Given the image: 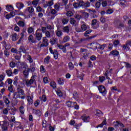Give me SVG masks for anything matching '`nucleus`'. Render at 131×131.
Returning <instances> with one entry per match:
<instances>
[{"label": "nucleus", "instance_id": "34", "mask_svg": "<svg viewBox=\"0 0 131 131\" xmlns=\"http://www.w3.org/2000/svg\"><path fill=\"white\" fill-rule=\"evenodd\" d=\"M72 101H68L66 102V105L68 106V107L72 108V107H74V105H72Z\"/></svg>", "mask_w": 131, "mask_h": 131}, {"label": "nucleus", "instance_id": "39", "mask_svg": "<svg viewBox=\"0 0 131 131\" xmlns=\"http://www.w3.org/2000/svg\"><path fill=\"white\" fill-rule=\"evenodd\" d=\"M73 98L75 99V100H78V98H79V96H78V94H77V92H74L73 93Z\"/></svg>", "mask_w": 131, "mask_h": 131}, {"label": "nucleus", "instance_id": "17", "mask_svg": "<svg viewBox=\"0 0 131 131\" xmlns=\"http://www.w3.org/2000/svg\"><path fill=\"white\" fill-rule=\"evenodd\" d=\"M43 43L46 46V47H48L49 46V40L47 39V37H44L42 38Z\"/></svg>", "mask_w": 131, "mask_h": 131}, {"label": "nucleus", "instance_id": "64", "mask_svg": "<svg viewBox=\"0 0 131 131\" xmlns=\"http://www.w3.org/2000/svg\"><path fill=\"white\" fill-rule=\"evenodd\" d=\"M105 78L104 76L99 77V81L100 82H103L105 80Z\"/></svg>", "mask_w": 131, "mask_h": 131}, {"label": "nucleus", "instance_id": "42", "mask_svg": "<svg viewBox=\"0 0 131 131\" xmlns=\"http://www.w3.org/2000/svg\"><path fill=\"white\" fill-rule=\"evenodd\" d=\"M82 15L83 17L85 18H88L90 17V13L86 12H82Z\"/></svg>", "mask_w": 131, "mask_h": 131}, {"label": "nucleus", "instance_id": "22", "mask_svg": "<svg viewBox=\"0 0 131 131\" xmlns=\"http://www.w3.org/2000/svg\"><path fill=\"white\" fill-rule=\"evenodd\" d=\"M128 46H129V45H128V41H127L126 42V43H125V45H122L121 47L124 50H127V49H128V50H129V47H128Z\"/></svg>", "mask_w": 131, "mask_h": 131}, {"label": "nucleus", "instance_id": "52", "mask_svg": "<svg viewBox=\"0 0 131 131\" xmlns=\"http://www.w3.org/2000/svg\"><path fill=\"white\" fill-rule=\"evenodd\" d=\"M13 83V80L12 79H8L5 82V84H7V83H8V84H12Z\"/></svg>", "mask_w": 131, "mask_h": 131}, {"label": "nucleus", "instance_id": "21", "mask_svg": "<svg viewBox=\"0 0 131 131\" xmlns=\"http://www.w3.org/2000/svg\"><path fill=\"white\" fill-rule=\"evenodd\" d=\"M86 52H88V50L86 49H80V53H82L84 55L83 56V58L85 59V57H86Z\"/></svg>", "mask_w": 131, "mask_h": 131}, {"label": "nucleus", "instance_id": "62", "mask_svg": "<svg viewBox=\"0 0 131 131\" xmlns=\"http://www.w3.org/2000/svg\"><path fill=\"white\" fill-rule=\"evenodd\" d=\"M69 21V20H68V19L67 18H63L62 19V22L63 24H67V23H68V21Z\"/></svg>", "mask_w": 131, "mask_h": 131}, {"label": "nucleus", "instance_id": "48", "mask_svg": "<svg viewBox=\"0 0 131 131\" xmlns=\"http://www.w3.org/2000/svg\"><path fill=\"white\" fill-rule=\"evenodd\" d=\"M95 7H96V10H99V9L100 8V7H101V2H97L95 4Z\"/></svg>", "mask_w": 131, "mask_h": 131}, {"label": "nucleus", "instance_id": "47", "mask_svg": "<svg viewBox=\"0 0 131 131\" xmlns=\"http://www.w3.org/2000/svg\"><path fill=\"white\" fill-rule=\"evenodd\" d=\"M33 30H34V29H33V28L32 27H30L28 29V33L30 34L31 33H32V32H33Z\"/></svg>", "mask_w": 131, "mask_h": 131}, {"label": "nucleus", "instance_id": "16", "mask_svg": "<svg viewBox=\"0 0 131 131\" xmlns=\"http://www.w3.org/2000/svg\"><path fill=\"white\" fill-rule=\"evenodd\" d=\"M28 71H31V72L33 73L35 71V67L33 64H32L30 66V68H28Z\"/></svg>", "mask_w": 131, "mask_h": 131}, {"label": "nucleus", "instance_id": "10", "mask_svg": "<svg viewBox=\"0 0 131 131\" xmlns=\"http://www.w3.org/2000/svg\"><path fill=\"white\" fill-rule=\"evenodd\" d=\"M19 63L20 66L22 69H26L28 67L27 63L25 61L20 62Z\"/></svg>", "mask_w": 131, "mask_h": 131}, {"label": "nucleus", "instance_id": "6", "mask_svg": "<svg viewBox=\"0 0 131 131\" xmlns=\"http://www.w3.org/2000/svg\"><path fill=\"white\" fill-rule=\"evenodd\" d=\"M28 40L29 42H31L32 43H36L37 41L36 39H34V37L32 35H30L28 38Z\"/></svg>", "mask_w": 131, "mask_h": 131}, {"label": "nucleus", "instance_id": "29", "mask_svg": "<svg viewBox=\"0 0 131 131\" xmlns=\"http://www.w3.org/2000/svg\"><path fill=\"white\" fill-rule=\"evenodd\" d=\"M17 25L19 27H24L25 26V23L22 20H19L17 23Z\"/></svg>", "mask_w": 131, "mask_h": 131}, {"label": "nucleus", "instance_id": "31", "mask_svg": "<svg viewBox=\"0 0 131 131\" xmlns=\"http://www.w3.org/2000/svg\"><path fill=\"white\" fill-rule=\"evenodd\" d=\"M19 52L21 53H24L25 54L26 53V50L25 49V48H24V46H20L19 49Z\"/></svg>", "mask_w": 131, "mask_h": 131}, {"label": "nucleus", "instance_id": "45", "mask_svg": "<svg viewBox=\"0 0 131 131\" xmlns=\"http://www.w3.org/2000/svg\"><path fill=\"white\" fill-rule=\"evenodd\" d=\"M57 81L59 84H60L61 85L64 84V80L61 78L58 79Z\"/></svg>", "mask_w": 131, "mask_h": 131}, {"label": "nucleus", "instance_id": "5", "mask_svg": "<svg viewBox=\"0 0 131 131\" xmlns=\"http://www.w3.org/2000/svg\"><path fill=\"white\" fill-rule=\"evenodd\" d=\"M109 56H112V57H118V56H119V52L116 50H114L110 52Z\"/></svg>", "mask_w": 131, "mask_h": 131}, {"label": "nucleus", "instance_id": "24", "mask_svg": "<svg viewBox=\"0 0 131 131\" xmlns=\"http://www.w3.org/2000/svg\"><path fill=\"white\" fill-rule=\"evenodd\" d=\"M10 110L11 111V112H12V113H10V114L11 115H15V114H16V112H17V108L13 107L10 108Z\"/></svg>", "mask_w": 131, "mask_h": 131}, {"label": "nucleus", "instance_id": "44", "mask_svg": "<svg viewBox=\"0 0 131 131\" xmlns=\"http://www.w3.org/2000/svg\"><path fill=\"white\" fill-rule=\"evenodd\" d=\"M73 6L74 9H77V8H79V3L74 2L73 3Z\"/></svg>", "mask_w": 131, "mask_h": 131}, {"label": "nucleus", "instance_id": "3", "mask_svg": "<svg viewBox=\"0 0 131 131\" xmlns=\"http://www.w3.org/2000/svg\"><path fill=\"white\" fill-rule=\"evenodd\" d=\"M98 89L99 91V93L102 94V96H105L107 94V90L106 88L103 85H100L98 86Z\"/></svg>", "mask_w": 131, "mask_h": 131}, {"label": "nucleus", "instance_id": "26", "mask_svg": "<svg viewBox=\"0 0 131 131\" xmlns=\"http://www.w3.org/2000/svg\"><path fill=\"white\" fill-rule=\"evenodd\" d=\"M25 86V84H24V82H20L19 83V84L17 85V89H18L19 90H22L23 88Z\"/></svg>", "mask_w": 131, "mask_h": 131}, {"label": "nucleus", "instance_id": "40", "mask_svg": "<svg viewBox=\"0 0 131 131\" xmlns=\"http://www.w3.org/2000/svg\"><path fill=\"white\" fill-rule=\"evenodd\" d=\"M65 6V10L67 11H70L71 8L70 6H72L71 4H69L68 5L66 4Z\"/></svg>", "mask_w": 131, "mask_h": 131}, {"label": "nucleus", "instance_id": "4", "mask_svg": "<svg viewBox=\"0 0 131 131\" xmlns=\"http://www.w3.org/2000/svg\"><path fill=\"white\" fill-rule=\"evenodd\" d=\"M38 29H37L36 31V33L35 34V39H37L38 41H39L40 40H41V38H42V33L38 32Z\"/></svg>", "mask_w": 131, "mask_h": 131}, {"label": "nucleus", "instance_id": "54", "mask_svg": "<svg viewBox=\"0 0 131 131\" xmlns=\"http://www.w3.org/2000/svg\"><path fill=\"white\" fill-rule=\"evenodd\" d=\"M69 67L71 70H73V69L74 68V65L72 62H70L69 63Z\"/></svg>", "mask_w": 131, "mask_h": 131}, {"label": "nucleus", "instance_id": "27", "mask_svg": "<svg viewBox=\"0 0 131 131\" xmlns=\"http://www.w3.org/2000/svg\"><path fill=\"white\" fill-rule=\"evenodd\" d=\"M104 75L106 78H109V76H111V71H106L104 74Z\"/></svg>", "mask_w": 131, "mask_h": 131}, {"label": "nucleus", "instance_id": "1", "mask_svg": "<svg viewBox=\"0 0 131 131\" xmlns=\"http://www.w3.org/2000/svg\"><path fill=\"white\" fill-rule=\"evenodd\" d=\"M36 77H37L36 75H33L30 80H24L23 81L26 82L27 86H30L34 82H36Z\"/></svg>", "mask_w": 131, "mask_h": 131}, {"label": "nucleus", "instance_id": "9", "mask_svg": "<svg viewBox=\"0 0 131 131\" xmlns=\"http://www.w3.org/2000/svg\"><path fill=\"white\" fill-rule=\"evenodd\" d=\"M17 93H18V96H26L25 93H24V90L23 89H16Z\"/></svg>", "mask_w": 131, "mask_h": 131}, {"label": "nucleus", "instance_id": "50", "mask_svg": "<svg viewBox=\"0 0 131 131\" xmlns=\"http://www.w3.org/2000/svg\"><path fill=\"white\" fill-rule=\"evenodd\" d=\"M10 122H13L14 123H16V119L15 118V116L11 117L10 120H9Z\"/></svg>", "mask_w": 131, "mask_h": 131}, {"label": "nucleus", "instance_id": "28", "mask_svg": "<svg viewBox=\"0 0 131 131\" xmlns=\"http://www.w3.org/2000/svg\"><path fill=\"white\" fill-rule=\"evenodd\" d=\"M6 74L8 76H12V75L13 74V71L12 69H9L8 70H6Z\"/></svg>", "mask_w": 131, "mask_h": 131}, {"label": "nucleus", "instance_id": "43", "mask_svg": "<svg viewBox=\"0 0 131 131\" xmlns=\"http://www.w3.org/2000/svg\"><path fill=\"white\" fill-rule=\"evenodd\" d=\"M39 99L43 102H46L47 101V96L45 95H43L42 97H39Z\"/></svg>", "mask_w": 131, "mask_h": 131}, {"label": "nucleus", "instance_id": "60", "mask_svg": "<svg viewBox=\"0 0 131 131\" xmlns=\"http://www.w3.org/2000/svg\"><path fill=\"white\" fill-rule=\"evenodd\" d=\"M2 131H8V126H5V124H3L2 126Z\"/></svg>", "mask_w": 131, "mask_h": 131}, {"label": "nucleus", "instance_id": "46", "mask_svg": "<svg viewBox=\"0 0 131 131\" xmlns=\"http://www.w3.org/2000/svg\"><path fill=\"white\" fill-rule=\"evenodd\" d=\"M70 23L71 24H72V25H75L76 20L74 18H70Z\"/></svg>", "mask_w": 131, "mask_h": 131}, {"label": "nucleus", "instance_id": "63", "mask_svg": "<svg viewBox=\"0 0 131 131\" xmlns=\"http://www.w3.org/2000/svg\"><path fill=\"white\" fill-rule=\"evenodd\" d=\"M36 115L37 116H41V112H40L39 110H37L35 112Z\"/></svg>", "mask_w": 131, "mask_h": 131}, {"label": "nucleus", "instance_id": "13", "mask_svg": "<svg viewBox=\"0 0 131 131\" xmlns=\"http://www.w3.org/2000/svg\"><path fill=\"white\" fill-rule=\"evenodd\" d=\"M53 55H54V59H55V60H57V59H58V58H59V52H58V50H57L56 49L54 50Z\"/></svg>", "mask_w": 131, "mask_h": 131}, {"label": "nucleus", "instance_id": "61", "mask_svg": "<svg viewBox=\"0 0 131 131\" xmlns=\"http://www.w3.org/2000/svg\"><path fill=\"white\" fill-rule=\"evenodd\" d=\"M38 2H39V0H34L32 1V4L33 6H37Z\"/></svg>", "mask_w": 131, "mask_h": 131}, {"label": "nucleus", "instance_id": "25", "mask_svg": "<svg viewBox=\"0 0 131 131\" xmlns=\"http://www.w3.org/2000/svg\"><path fill=\"white\" fill-rule=\"evenodd\" d=\"M95 115L96 116H99V117H101V116H102L103 115V114L101 111L97 110L96 114H95Z\"/></svg>", "mask_w": 131, "mask_h": 131}, {"label": "nucleus", "instance_id": "14", "mask_svg": "<svg viewBox=\"0 0 131 131\" xmlns=\"http://www.w3.org/2000/svg\"><path fill=\"white\" fill-rule=\"evenodd\" d=\"M58 38H55V37H53L51 40H50V43L52 45H56V43H58Z\"/></svg>", "mask_w": 131, "mask_h": 131}, {"label": "nucleus", "instance_id": "7", "mask_svg": "<svg viewBox=\"0 0 131 131\" xmlns=\"http://www.w3.org/2000/svg\"><path fill=\"white\" fill-rule=\"evenodd\" d=\"M50 13L52 14V15H53L51 16L50 19L51 20H53V19H55V17L57 16V13H58V11L54 9H51L50 10Z\"/></svg>", "mask_w": 131, "mask_h": 131}, {"label": "nucleus", "instance_id": "58", "mask_svg": "<svg viewBox=\"0 0 131 131\" xmlns=\"http://www.w3.org/2000/svg\"><path fill=\"white\" fill-rule=\"evenodd\" d=\"M63 31L64 32H67V33H69V27L66 26L63 28Z\"/></svg>", "mask_w": 131, "mask_h": 131}, {"label": "nucleus", "instance_id": "37", "mask_svg": "<svg viewBox=\"0 0 131 131\" xmlns=\"http://www.w3.org/2000/svg\"><path fill=\"white\" fill-rule=\"evenodd\" d=\"M75 30H76V32H82V30H81V28L78 27V25L75 26Z\"/></svg>", "mask_w": 131, "mask_h": 131}, {"label": "nucleus", "instance_id": "30", "mask_svg": "<svg viewBox=\"0 0 131 131\" xmlns=\"http://www.w3.org/2000/svg\"><path fill=\"white\" fill-rule=\"evenodd\" d=\"M114 46L115 47V48H117L119 45H120V41L118 40H115L113 42Z\"/></svg>", "mask_w": 131, "mask_h": 131}, {"label": "nucleus", "instance_id": "53", "mask_svg": "<svg viewBox=\"0 0 131 131\" xmlns=\"http://www.w3.org/2000/svg\"><path fill=\"white\" fill-rule=\"evenodd\" d=\"M57 95L59 96V97H62L63 96V93L60 90H58L57 91Z\"/></svg>", "mask_w": 131, "mask_h": 131}, {"label": "nucleus", "instance_id": "11", "mask_svg": "<svg viewBox=\"0 0 131 131\" xmlns=\"http://www.w3.org/2000/svg\"><path fill=\"white\" fill-rule=\"evenodd\" d=\"M12 40L13 41H16L18 38H19V36H18V35H17V33H13L12 35Z\"/></svg>", "mask_w": 131, "mask_h": 131}, {"label": "nucleus", "instance_id": "51", "mask_svg": "<svg viewBox=\"0 0 131 131\" xmlns=\"http://www.w3.org/2000/svg\"><path fill=\"white\" fill-rule=\"evenodd\" d=\"M45 35L47 37H48V38H51V32H50V31H47L45 32Z\"/></svg>", "mask_w": 131, "mask_h": 131}, {"label": "nucleus", "instance_id": "2", "mask_svg": "<svg viewBox=\"0 0 131 131\" xmlns=\"http://www.w3.org/2000/svg\"><path fill=\"white\" fill-rule=\"evenodd\" d=\"M91 6V3L90 2H87L86 3H84V2L82 1H80L79 2V8H83L84 9H85V8H89Z\"/></svg>", "mask_w": 131, "mask_h": 131}, {"label": "nucleus", "instance_id": "12", "mask_svg": "<svg viewBox=\"0 0 131 131\" xmlns=\"http://www.w3.org/2000/svg\"><path fill=\"white\" fill-rule=\"evenodd\" d=\"M97 24V19H94L92 20V24L91 25L92 26V28L93 29H97L98 28V27L95 26Z\"/></svg>", "mask_w": 131, "mask_h": 131}, {"label": "nucleus", "instance_id": "49", "mask_svg": "<svg viewBox=\"0 0 131 131\" xmlns=\"http://www.w3.org/2000/svg\"><path fill=\"white\" fill-rule=\"evenodd\" d=\"M92 31H93V30H91V29H89V30L86 31L84 33V36H88V34H90V33H91V32H92Z\"/></svg>", "mask_w": 131, "mask_h": 131}, {"label": "nucleus", "instance_id": "32", "mask_svg": "<svg viewBox=\"0 0 131 131\" xmlns=\"http://www.w3.org/2000/svg\"><path fill=\"white\" fill-rule=\"evenodd\" d=\"M70 40V37L69 36H65L63 39V42H67Z\"/></svg>", "mask_w": 131, "mask_h": 131}, {"label": "nucleus", "instance_id": "35", "mask_svg": "<svg viewBox=\"0 0 131 131\" xmlns=\"http://www.w3.org/2000/svg\"><path fill=\"white\" fill-rule=\"evenodd\" d=\"M27 11L30 13V14H32V13H33L34 12V9L32 7H28L27 9Z\"/></svg>", "mask_w": 131, "mask_h": 131}, {"label": "nucleus", "instance_id": "56", "mask_svg": "<svg viewBox=\"0 0 131 131\" xmlns=\"http://www.w3.org/2000/svg\"><path fill=\"white\" fill-rule=\"evenodd\" d=\"M19 111L21 114H24V111H25V110L24 109V106H21L19 107Z\"/></svg>", "mask_w": 131, "mask_h": 131}, {"label": "nucleus", "instance_id": "41", "mask_svg": "<svg viewBox=\"0 0 131 131\" xmlns=\"http://www.w3.org/2000/svg\"><path fill=\"white\" fill-rule=\"evenodd\" d=\"M18 77H15L13 80L14 85H18Z\"/></svg>", "mask_w": 131, "mask_h": 131}, {"label": "nucleus", "instance_id": "33", "mask_svg": "<svg viewBox=\"0 0 131 131\" xmlns=\"http://www.w3.org/2000/svg\"><path fill=\"white\" fill-rule=\"evenodd\" d=\"M27 101L29 104L31 105L33 104V100L32 99V98H31L30 96H28L27 97Z\"/></svg>", "mask_w": 131, "mask_h": 131}, {"label": "nucleus", "instance_id": "57", "mask_svg": "<svg viewBox=\"0 0 131 131\" xmlns=\"http://www.w3.org/2000/svg\"><path fill=\"white\" fill-rule=\"evenodd\" d=\"M75 19H76V20H77L78 21H79V20L81 19L82 17H81V15H80L76 14L75 15Z\"/></svg>", "mask_w": 131, "mask_h": 131}, {"label": "nucleus", "instance_id": "15", "mask_svg": "<svg viewBox=\"0 0 131 131\" xmlns=\"http://www.w3.org/2000/svg\"><path fill=\"white\" fill-rule=\"evenodd\" d=\"M55 33L56 36L58 37H61V36H62V35H63V33L62 32V31L60 30H57L55 31Z\"/></svg>", "mask_w": 131, "mask_h": 131}, {"label": "nucleus", "instance_id": "55", "mask_svg": "<svg viewBox=\"0 0 131 131\" xmlns=\"http://www.w3.org/2000/svg\"><path fill=\"white\" fill-rule=\"evenodd\" d=\"M67 13L66 15L67 16H68V17H71V16H72L73 15V13H72V11H67Z\"/></svg>", "mask_w": 131, "mask_h": 131}, {"label": "nucleus", "instance_id": "23", "mask_svg": "<svg viewBox=\"0 0 131 131\" xmlns=\"http://www.w3.org/2000/svg\"><path fill=\"white\" fill-rule=\"evenodd\" d=\"M29 72H30V71H28V68L27 69V70L24 71L23 74L26 78L28 77V75H29Z\"/></svg>", "mask_w": 131, "mask_h": 131}, {"label": "nucleus", "instance_id": "18", "mask_svg": "<svg viewBox=\"0 0 131 131\" xmlns=\"http://www.w3.org/2000/svg\"><path fill=\"white\" fill-rule=\"evenodd\" d=\"M106 47H107V44H105V43L103 45L99 44V46H98V50H101V51H104Z\"/></svg>", "mask_w": 131, "mask_h": 131}, {"label": "nucleus", "instance_id": "19", "mask_svg": "<svg viewBox=\"0 0 131 131\" xmlns=\"http://www.w3.org/2000/svg\"><path fill=\"white\" fill-rule=\"evenodd\" d=\"M16 6L17 9H18V10H21V9H22L24 7V4L21 3H17Z\"/></svg>", "mask_w": 131, "mask_h": 131}, {"label": "nucleus", "instance_id": "59", "mask_svg": "<svg viewBox=\"0 0 131 131\" xmlns=\"http://www.w3.org/2000/svg\"><path fill=\"white\" fill-rule=\"evenodd\" d=\"M8 91L10 92V93H13L14 90L13 89V85L11 84L8 87Z\"/></svg>", "mask_w": 131, "mask_h": 131}, {"label": "nucleus", "instance_id": "8", "mask_svg": "<svg viewBox=\"0 0 131 131\" xmlns=\"http://www.w3.org/2000/svg\"><path fill=\"white\" fill-rule=\"evenodd\" d=\"M82 120L84 121V122H89L90 120V116L83 115L81 117Z\"/></svg>", "mask_w": 131, "mask_h": 131}, {"label": "nucleus", "instance_id": "36", "mask_svg": "<svg viewBox=\"0 0 131 131\" xmlns=\"http://www.w3.org/2000/svg\"><path fill=\"white\" fill-rule=\"evenodd\" d=\"M6 9L8 12H10V11L14 10V7L12 5H7L6 6Z\"/></svg>", "mask_w": 131, "mask_h": 131}, {"label": "nucleus", "instance_id": "20", "mask_svg": "<svg viewBox=\"0 0 131 131\" xmlns=\"http://www.w3.org/2000/svg\"><path fill=\"white\" fill-rule=\"evenodd\" d=\"M89 27V26H86V24H84L81 25V29L82 31H85V30H86V29H88Z\"/></svg>", "mask_w": 131, "mask_h": 131}, {"label": "nucleus", "instance_id": "38", "mask_svg": "<svg viewBox=\"0 0 131 131\" xmlns=\"http://www.w3.org/2000/svg\"><path fill=\"white\" fill-rule=\"evenodd\" d=\"M51 59V57L50 56H47L44 59V62L46 64H49V62L50 59Z\"/></svg>", "mask_w": 131, "mask_h": 131}]
</instances>
